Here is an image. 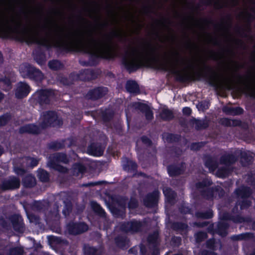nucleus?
<instances>
[{"instance_id":"obj_19","label":"nucleus","mask_w":255,"mask_h":255,"mask_svg":"<svg viewBox=\"0 0 255 255\" xmlns=\"http://www.w3.org/2000/svg\"><path fill=\"white\" fill-rule=\"evenodd\" d=\"M48 65L49 68L53 70H57L62 66L61 63L57 60L50 61L48 63Z\"/></svg>"},{"instance_id":"obj_1","label":"nucleus","mask_w":255,"mask_h":255,"mask_svg":"<svg viewBox=\"0 0 255 255\" xmlns=\"http://www.w3.org/2000/svg\"><path fill=\"white\" fill-rule=\"evenodd\" d=\"M75 47L98 56L107 58L111 55V47L109 39L97 40L90 36L77 40Z\"/></svg>"},{"instance_id":"obj_9","label":"nucleus","mask_w":255,"mask_h":255,"mask_svg":"<svg viewBox=\"0 0 255 255\" xmlns=\"http://www.w3.org/2000/svg\"><path fill=\"white\" fill-rule=\"evenodd\" d=\"M134 107L144 112L147 119L150 120L152 118V112L146 105L140 102H137L134 104Z\"/></svg>"},{"instance_id":"obj_21","label":"nucleus","mask_w":255,"mask_h":255,"mask_svg":"<svg viewBox=\"0 0 255 255\" xmlns=\"http://www.w3.org/2000/svg\"><path fill=\"white\" fill-rule=\"evenodd\" d=\"M24 184L26 186H32L35 184V178L32 176H28L24 179Z\"/></svg>"},{"instance_id":"obj_17","label":"nucleus","mask_w":255,"mask_h":255,"mask_svg":"<svg viewBox=\"0 0 255 255\" xmlns=\"http://www.w3.org/2000/svg\"><path fill=\"white\" fill-rule=\"evenodd\" d=\"M29 77L36 81H40L43 79V75L39 70L33 68V70L31 72L30 76H29Z\"/></svg>"},{"instance_id":"obj_25","label":"nucleus","mask_w":255,"mask_h":255,"mask_svg":"<svg viewBox=\"0 0 255 255\" xmlns=\"http://www.w3.org/2000/svg\"><path fill=\"white\" fill-rule=\"evenodd\" d=\"M91 205L93 209L95 210L96 212H98L101 214L103 213V210L99 204L95 202H92Z\"/></svg>"},{"instance_id":"obj_13","label":"nucleus","mask_w":255,"mask_h":255,"mask_svg":"<svg viewBox=\"0 0 255 255\" xmlns=\"http://www.w3.org/2000/svg\"><path fill=\"white\" fill-rule=\"evenodd\" d=\"M103 151V149L101 147H97L94 145H91L88 149V154L95 156L101 155Z\"/></svg>"},{"instance_id":"obj_7","label":"nucleus","mask_w":255,"mask_h":255,"mask_svg":"<svg viewBox=\"0 0 255 255\" xmlns=\"http://www.w3.org/2000/svg\"><path fill=\"white\" fill-rule=\"evenodd\" d=\"M244 89L248 94L255 98V79L249 78L245 84Z\"/></svg>"},{"instance_id":"obj_11","label":"nucleus","mask_w":255,"mask_h":255,"mask_svg":"<svg viewBox=\"0 0 255 255\" xmlns=\"http://www.w3.org/2000/svg\"><path fill=\"white\" fill-rule=\"evenodd\" d=\"M53 95V92L50 90H42L36 92L35 96H37L41 101L46 102V99Z\"/></svg>"},{"instance_id":"obj_8","label":"nucleus","mask_w":255,"mask_h":255,"mask_svg":"<svg viewBox=\"0 0 255 255\" xmlns=\"http://www.w3.org/2000/svg\"><path fill=\"white\" fill-rule=\"evenodd\" d=\"M68 229L70 233L77 234L87 231L88 230V226L84 223L79 224H73L69 225Z\"/></svg>"},{"instance_id":"obj_33","label":"nucleus","mask_w":255,"mask_h":255,"mask_svg":"<svg viewBox=\"0 0 255 255\" xmlns=\"http://www.w3.org/2000/svg\"><path fill=\"white\" fill-rule=\"evenodd\" d=\"M14 170L15 172L17 174H20L23 172V171L21 169H15Z\"/></svg>"},{"instance_id":"obj_12","label":"nucleus","mask_w":255,"mask_h":255,"mask_svg":"<svg viewBox=\"0 0 255 255\" xmlns=\"http://www.w3.org/2000/svg\"><path fill=\"white\" fill-rule=\"evenodd\" d=\"M177 62H174L170 60H167L162 65V68L165 70L170 71L172 72H176L175 68Z\"/></svg>"},{"instance_id":"obj_14","label":"nucleus","mask_w":255,"mask_h":255,"mask_svg":"<svg viewBox=\"0 0 255 255\" xmlns=\"http://www.w3.org/2000/svg\"><path fill=\"white\" fill-rule=\"evenodd\" d=\"M33 70V68L29 66L22 65L20 67V73L21 76L24 77H29L31 72Z\"/></svg>"},{"instance_id":"obj_39","label":"nucleus","mask_w":255,"mask_h":255,"mask_svg":"<svg viewBox=\"0 0 255 255\" xmlns=\"http://www.w3.org/2000/svg\"><path fill=\"white\" fill-rule=\"evenodd\" d=\"M1 58H2L1 54L0 53V61H1Z\"/></svg>"},{"instance_id":"obj_35","label":"nucleus","mask_w":255,"mask_h":255,"mask_svg":"<svg viewBox=\"0 0 255 255\" xmlns=\"http://www.w3.org/2000/svg\"><path fill=\"white\" fill-rule=\"evenodd\" d=\"M197 145H198L197 144H193L192 146V148L193 149H197V147H196V146H197Z\"/></svg>"},{"instance_id":"obj_30","label":"nucleus","mask_w":255,"mask_h":255,"mask_svg":"<svg viewBox=\"0 0 255 255\" xmlns=\"http://www.w3.org/2000/svg\"><path fill=\"white\" fill-rule=\"evenodd\" d=\"M202 106H203V104L200 103H199L197 105V107L199 109V110H204V109H207L208 107V104H207L206 105V106H204L203 108H202Z\"/></svg>"},{"instance_id":"obj_4","label":"nucleus","mask_w":255,"mask_h":255,"mask_svg":"<svg viewBox=\"0 0 255 255\" xmlns=\"http://www.w3.org/2000/svg\"><path fill=\"white\" fill-rule=\"evenodd\" d=\"M21 24V20L18 15L9 16L0 15V30L3 27H10L12 25L18 27Z\"/></svg>"},{"instance_id":"obj_24","label":"nucleus","mask_w":255,"mask_h":255,"mask_svg":"<svg viewBox=\"0 0 255 255\" xmlns=\"http://www.w3.org/2000/svg\"><path fill=\"white\" fill-rule=\"evenodd\" d=\"M26 160L27 164L31 167L36 166L38 162V160H37L36 159L31 157L27 158Z\"/></svg>"},{"instance_id":"obj_42","label":"nucleus","mask_w":255,"mask_h":255,"mask_svg":"<svg viewBox=\"0 0 255 255\" xmlns=\"http://www.w3.org/2000/svg\"><path fill=\"white\" fill-rule=\"evenodd\" d=\"M97 92H98V90H95V93H97Z\"/></svg>"},{"instance_id":"obj_38","label":"nucleus","mask_w":255,"mask_h":255,"mask_svg":"<svg viewBox=\"0 0 255 255\" xmlns=\"http://www.w3.org/2000/svg\"><path fill=\"white\" fill-rule=\"evenodd\" d=\"M3 98V95L0 92V100H1Z\"/></svg>"},{"instance_id":"obj_37","label":"nucleus","mask_w":255,"mask_h":255,"mask_svg":"<svg viewBox=\"0 0 255 255\" xmlns=\"http://www.w3.org/2000/svg\"><path fill=\"white\" fill-rule=\"evenodd\" d=\"M207 127V125L204 124L201 128H205Z\"/></svg>"},{"instance_id":"obj_23","label":"nucleus","mask_w":255,"mask_h":255,"mask_svg":"<svg viewBox=\"0 0 255 255\" xmlns=\"http://www.w3.org/2000/svg\"><path fill=\"white\" fill-rule=\"evenodd\" d=\"M55 158L57 161L64 163H67L68 161L66 155L63 153L57 154Z\"/></svg>"},{"instance_id":"obj_29","label":"nucleus","mask_w":255,"mask_h":255,"mask_svg":"<svg viewBox=\"0 0 255 255\" xmlns=\"http://www.w3.org/2000/svg\"><path fill=\"white\" fill-rule=\"evenodd\" d=\"M7 120L5 117L0 118V126L4 125L6 123Z\"/></svg>"},{"instance_id":"obj_26","label":"nucleus","mask_w":255,"mask_h":255,"mask_svg":"<svg viewBox=\"0 0 255 255\" xmlns=\"http://www.w3.org/2000/svg\"><path fill=\"white\" fill-rule=\"evenodd\" d=\"M23 251L21 248H15L10 251V255H21Z\"/></svg>"},{"instance_id":"obj_27","label":"nucleus","mask_w":255,"mask_h":255,"mask_svg":"<svg viewBox=\"0 0 255 255\" xmlns=\"http://www.w3.org/2000/svg\"><path fill=\"white\" fill-rule=\"evenodd\" d=\"M84 170L85 168L84 166L80 164L76 165L74 168V172H77V174L78 173H82Z\"/></svg>"},{"instance_id":"obj_28","label":"nucleus","mask_w":255,"mask_h":255,"mask_svg":"<svg viewBox=\"0 0 255 255\" xmlns=\"http://www.w3.org/2000/svg\"><path fill=\"white\" fill-rule=\"evenodd\" d=\"M183 112L185 115H189L191 113V110L188 107H185L183 109Z\"/></svg>"},{"instance_id":"obj_32","label":"nucleus","mask_w":255,"mask_h":255,"mask_svg":"<svg viewBox=\"0 0 255 255\" xmlns=\"http://www.w3.org/2000/svg\"><path fill=\"white\" fill-rule=\"evenodd\" d=\"M172 167H169L168 168V172H169V174L170 175H174L175 174L172 173Z\"/></svg>"},{"instance_id":"obj_41","label":"nucleus","mask_w":255,"mask_h":255,"mask_svg":"<svg viewBox=\"0 0 255 255\" xmlns=\"http://www.w3.org/2000/svg\"><path fill=\"white\" fill-rule=\"evenodd\" d=\"M223 162H224V163H226V164L227 163V161H223Z\"/></svg>"},{"instance_id":"obj_40","label":"nucleus","mask_w":255,"mask_h":255,"mask_svg":"<svg viewBox=\"0 0 255 255\" xmlns=\"http://www.w3.org/2000/svg\"><path fill=\"white\" fill-rule=\"evenodd\" d=\"M233 161H234V160H231V161L230 160L229 161L230 162H233Z\"/></svg>"},{"instance_id":"obj_16","label":"nucleus","mask_w":255,"mask_h":255,"mask_svg":"<svg viewBox=\"0 0 255 255\" xmlns=\"http://www.w3.org/2000/svg\"><path fill=\"white\" fill-rule=\"evenodd\" d=\"M127 90L132 93H136L138 91V86L134 81H128L126 85Z\"/></svg>"},{"instance_id":"obj_3","label":"nucleus","mask_w":255,"mask_h":255,"mask_svg":"<svg viewBox=\"0 0 255 255\" xmlns=\"http://www.w3.org/2000/svg\"><path fill=\"white\" fill-rule=\"evenodd\" d=\"M22 36L24 40L26 42H36L45 46H48L51 44V38L48 35L41 37L39 34L32 30H25Z\"/></svg>"},{"instance_id":"obj_5","label":"nucleus","mask_w":255,"mask_h":255,"mask_svg":"<svg viewBox=\"0 0 255 255\" xmlns=\"http://www.w3.org/2000/svg\"><path fill=\"white\" fill-rule=\"evenodd\" d=\"M57 118V116L54 112H49L42 116V123L40 126L44 128L51 125L55 126Z\"/></svg>"},{"instance_id":"obj_34","label":"nucleus","mask_w":255,"mask_h":255,"mask_svg":"<svg viewBox=\"0 0 255 255\" xmlns=\"http://www.w3.org/2000/svg\"><path fill=\"white\" fill-rule=\"evenodd\" d=\"M129 163L131 165L132 168L134 169L136 167V165L134 163L130 161Z\"/></svg>"},{"instance_id":"obj_43","label":"nucleus","mask_w":255,"mask_h":255,"mask_svg":"<svg viewBox=\"0 0 255 255\" xmlns=\"http://www.w3.org/2000/svg\"><path fill=\"white\" fill-rule=\"evenodd\" d=\"M2 153V152L1 151H0V155Z\"/></svg>"},{"instance_id":"obj_6","label":"nucleus","mask_w":255,"mask_h":255,"mask_svg":"<svg viewBox=\"0 0 255 255\" xmlns=\"http://www.w3.org/2000/svg\"><path fill=\"white\" fill-rule=\"evenodd\" d=\"M30 91V88L25 83L20 82L17 84L15 91V96L18 98L26 96Z\"/></svg>"},{"instance_id":"obj_2","label":"nucleus","mask_w":255,"mask_h":255,"mask_svg":"<svg viewBox=\"0 0 255 255\" xmlns=\"http://www.w3.org/2000/svg\"><path fill=\"white\" fill-rule=\"evenodd\" d=\"M153 58L152 50L145 48L140 51L138 48L131 47L127 51L125 64L129 68L147 65Z\"/></svg>"},{"instance_id":"obj_15","label":"nucleus","mask_w":255,"mask_h":255,"mask_svg":"<svg viewBox=\"0 0 255 255\" xmlns=\"http://www.w3.org/2000/svg\"><path fill=\"white\" fill-rule=\"evenodd\" d=\"M22 131L32 133H37L39 131V128L34 125H26L21 129Z\"/></svg>"},{"instance_id":"obj_36","label":"nucleus","mask_w":255,"mask_h":255,"mask_svg":"<svg viewBox=\"0 0 255 255\" xmlns=\"http://www.w3.org/2000/svg\"><path fill=\"white\" fill-rule=\"evenodd\" d=\"M58 170H60V171L61 172H64L65 171V169H60L59 168H57Z\"/></svg>"},{"instance_id":"obj_20","label":"nucleus","mask_w":255,"mask_h":255,"mask_svg":"<svg viewBox=\"0 0 255 255\" xmlns=\"http://www.w3.org/2000/svg\"><path fill=\"white\" fill-rule=\"evenodd\" d=\"M161 115L162 118L166 120L170 119L173 117L172 113L167 109H164Z\"/></svg>"},{"instance_id":"obj_18","label":"nucleus","mask_w":255,"mask_h":255,"mask_svg":"<svg viewBox=\"0 0 255 255\" xmlns=\"http://www.w3.org/2000/svg\"><path fill=\"white\" fill-rule=\"evenodd\" d=\"M163 193L165 196L169 200H170L171 199L174 198L175 193L169 188H164L163 190Z\"/></svg>"},{"instance_id":"obj_22","label":"nucleus","mask_w":255,"mask_h":255,"mask_svg":"<svg viewBox=\"0 0 255 255\" xmlns=\"http://www.w3.org/2000/svg\"><path fill=\"white\" fill-rule=\"evenodd\" d=\"M38 176L39 179H40L43 181H46L48 178V173L43 170L38 171Z\"/></svg>"},{"instance_id":"obj_31","label":"nucleus","mask_w":255,"mask_h":255,"mask_svg":"<svg viewBox=\"0 0 255 255\" xmlns=\"http://www.w3.org/2000/svg\"><path fill=\"white\" fill-rule=\"evenodd\" d=\"M142 140L145 143L150 144V140H149V139L148 138L146 137H143L142 138Z\"/></svg>"},{"instance_id":"obj_10","label":"nucleus","mask_w":255,"mask_h":255,"mask_svg":"<svg viewBox=\"0 0 255 255\" xmlns=\"http://www.w3.org/2000/svg\"><path fill=\"white\" fill-rule=\"evenodd\" d=\"M19 181L16 178H13L8 182L4 183L2 185V188L4 189H11L17 188L19 186Z\"/></svg>"}]
</instances>
